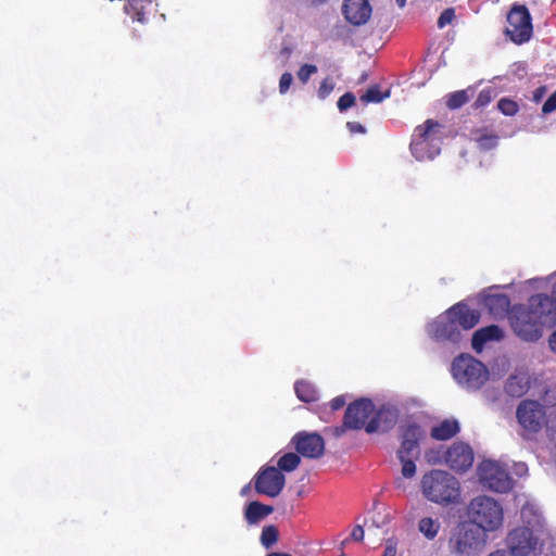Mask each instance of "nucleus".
<instances>
[{
    "label": "nucleus",
    "mask_w": 556,
    "mask_h": 556,
    "mask_svg": "<svg viewBox=\"0 0 556 556\" xmlns=\"http://www.w3.org/2000/svg\"><path fill=\"white\" fill-rule=\"evenodd\" d=\"M480 321V313L459 302L428 325V334L438 342L458 343L464 331L472 329Z\"/></svg>",
    "instance_id": "f257e3e1"
},
{
    "label": "nucleus",
    "mask_w": 556,
    "mask_h": 556,
    "mask_svg": "<svg viewBox=\"0 0 556 556\" xmlns=\"http://www.w3.org/2000/svg\"><path fill=\"white\" fill-rule=\"evenodd\" d=\"M422 495L430 502L446 507L460 502L462 486L458 479L446 470L432 469L420 481Z\"/></svg>",
    "instance_id": "f03ea898"
},
{
    "label": "nucleus",
    "mask_w": 556,
    "mask_h": 556,
    "mask_svg": "<svg viewBox=\"0 0 556 556\" xmlns=\"http://www.w3.org/2000/svg\"><path fill=\"white\" fill-rule=\"evenodd\" d=\"M468 521L479 527L484 533L502 527L504 511L502 505L491 496L478 495L467 506Z\"/></svg>",
    "instance_id": "7ed1b4c3"
},
{
    "label": "nucleus",
    "mask_w": 556,
    "mask_h": 556,
    "mask_svg": "<svg viewBox=\"0 0 556 556\" xmlns=\"http://www.w3.org/2000/svg\"><path fill=\"white\" fill-rule=\"evenodd\" d=\"M486 533L469 521L458 522L451 532L448 549L456 556H473L486 544Z\"/></svg>",
    "instance_id": "20e7f679"
},
{
    "label": "nucleus",
    "mask_w": 556,
    "mask_h": 556,
    "mask_svg": "<svg viewBox=\"0 0 556 556\" xmlns=\"http://www.w3.org/2000/svg\"><path fill=\"white\" fill-rule=\"evenodd\" d=\"M442 128L443 126L433 119H427L415 128L409 147L417 160H432L440 153Z\"/></svg>",
    "instance_id": "39448f33"
},
{
    "label": "nucleus",
    "mask_w": 556,
    "mask_h": 556,
    "mask_svg": "<svg viewBox=\"0 0 556 556\" xmlns=\"http://www.w3.org/2000/svg\"><path fill=\"white\" fill-rule=\"evenodd\" d=\"M451 371L456 382L468 391L479 390L489 379L484 364L470 355L456 357Z\"/></svg>",
    "instance_id": "423d86ee"
},
{
    "label": "nucleus",
    "mask_w": 556,
    "mask_h": 556,
    "mask_svg": "<svg viewBox=\"0 0 556 556\" xmlns=\"http://www.w3.org/2000/svg\"><path fill=\"white\" fill-rule=\"evenodd\" d=\"M513 331L523 341L534 342L542 337L544 320L531 313L525 305H515L508 313Z\"/></svg>",
    "instance_id": "0eeeda50"
},
{
    "label": "nucleus",
    "mask_w": 556,
    "mask_h": 556,
    "mask_svg": "<svg viewBox=\"0 0 556 556\" xmlns=\"http://www.w3.org/2000/svg\"><path fill=\"white\" fill-rule=\"evenodd\" d=\"M505 35L516 45L528 42L533 34L532 17L526 5L514 4L507 14Z\"/></svg>",
    "instance_id": "6e6552de"
},
{
    "label": "nucleus",
    "mask_w": 556,
    "mask_h": 556,
    "mask_svg": "<svg viewBox=\"0 0 556 556\" xmlns=\"http://www.w3.org/2000/svg\"><path fill=\"white\" fill-rule=\"evenodd\" d=\"M480 482L497 493H507L514 486V480L505 467L495 460H483L478 467Z\"/></svg>",
    "instance_id": "1a4fd4ad"
},
{
    "label": "nucleus",
    "mask_w": 556,
    "mask_h": 556,
    "mask_svg": "<svg viewBox=\"0 0 556 556\" xmlns=\"http://www.w3.org/2000/svg\"><path fill=\"white\" fill-rule=\"evenodd\" d=\"M257 494L277 497L286 485L285 475L275 466H263L253 478Z\"/></svg>",
    "instance_id": "9d476101"
},
{
    "label": "nucleus",
    "mask_w": 556,
    "mask_h": 556,
    "mask_svg": "<svg viewBox=\"0 0 556 556\" xmlns=\"http://www.w3.org/2000/svg\"><path fill=\"white\" fill-rule=\"evenodd\" d=\"M375 405L369 399H358L348 405L344 417L343 426L337 428V434H341L344 429L359 430L365 429L367 420L374 414Z\"/></svg>",
    "instance_id": "9b49d317"
},
{
    "label": "nucleus",
    "mask_w": 556,
    "mask_h": 556,
    "mask_svg": "<svg viewBox=\"0 0 556 556\" xmlns=\"http://www.w3.org/2000/svg\"><path fill=\"white\" fill-rule=\"evenodd\" d=\"M516 416L525 431L535 434L545 422L546 412L544 406L538 401L525 400L518 405Z\"/></svg>",
    "instance_id": "f8f14e48"
},
{
    "label": "nucleus",
    "mask_w": 556,
    "mask_h": 556,
    "mask_svg": "<svg viewBox=\"0 0 556 556\" xmlns=\"http://www.w3.org/2000/svg\"><path fill=\"white\" fill-rule=\"evenodd\" d=\"M510 556H536L538 539L533 531L527 527L511 530L506 539Z\"/></svg>",
    "instance_id": "ddd939ff"
},
{
    "label": "nucleus",
    "mask_w": 556,
    "mask_h": 556,
    "mask_svg": "<svg viewBox=\"0 0 556 556\" xmlns=\"http://www.w3.org/2000/svg\"><path fill=\"white\" fill-rule=\"evenodd\" d=\"M425 438L422 428L413 422L401 427V446L397 457H418L420 454L419 442Z\"/></svg>",
    "instance_id": "4468645a"
},
{
    "label": "nucleus",
    "mask_w": 556,
    "mask_h": 556,
    "mask_svg": "<svg viewBox=\"0 0 556 556\" xmlns=\"http://www.w3.org/2000/svg\"><path fill=\"white\" fill-rule=\"evenodd\" d=\"M291 442L296 453L306 458H319L325 452V441L317 433L299 432Z\"/></svg>",
    "instance_id": "2eb2a0df"
},
{
    "label": "nucleus",
    "mask_w": 556,
    "mask_h": 556,
    "mask_svg": "<svg viewBox=\"0 0 556 556\" xmlns=\"http://www.w3.org/2000/svg\"><path fill=\"white\" fill-rule=\"evenodd\" d=\"M445 463L452 470L465 472L472 466L473 451L468 444L456 442L445 452Z\"/></svg>",
    "instance_id": "dca6fc26"
},
{
    "label": "nucleus",
    "mask_w": 556,
    "mask_h": 556,
    "mask_svg": "<svg viewBox=\"0 0 556 556\" xmlns=\"http://www.w3.org/2000/svg\"><path fill=\"white\" fill-rule=\"evenodd\" d=\"M531 313H535L540 320H544V325L553 320V314L556 315V281L553 285L552 294H534L529 299L526 306Z\"/></svg>",
    "instance_id": "f3484780"
},
{
    "label": "nucleus",
    "mask_w": 556,
    "mask_h": 556,
    "mask_svg": "<svg viewBox=\"0 0 556 556\" xmlns=\"http://www.w3.org/2000/svg\"><path fill=\"white\" fill-rule=\"evenodd\" d=\"M342 13L349 23L359 26L369 20L371 7L367 0H344Z\"/></svg>",
    "instance_id": "a211bd4d"
},
{
    "label": "nucleus",
    "mask_w": 556,
    "mask_h": 556,
    "mask_svg": "<svg viewBox=\"0 0 556 556\" xmlns=\"http://www.w3.org/2000/svg\"><path fill=\"white\" fill-rule=\"evenodd\" d=\"M124 11L132 22L146 24L156 13V4L153 0H127Z\"/></svg>",
    "instance_id": "6ab92c4d"
},
{
    "label": "nucleus",
    "mask_w": 556,
    "mask_h": 556,
    "mask_svg": "<svg viewBox=\"0 0 556 556\" xmlns=\"http://www.w3.org/2000/svg\"><path fill=\"white\" fill-rule=\"evenodd\" d=\"M397 415L391 409H380L377 414L371 417L366 427L367 433H374L377 431L387 432L396 424Z\"/></svg>",
    "instance_id": "aec40b11"
},
{
    "label": "nucleus",
    "mask_w": 556,
    "mask_h": 556,
    "mask_svg": "<svg viewBox=\"0 0 556 556\" xmlns=\"http://www.w3.org/2000/svg\"><path fill=\"white\" fill-rule=\"evenodd\" d=\"M502 338L503 330L497 325H490L475 331L471 339V345L476 352H481L486 342L501 340Z\"/></svg>",
    "instance_id": "412c9836"
},
{
    "label": "nucleus",
    "mask_w": 556,
    "mask_h": 556,
    "mask_svg": "<svg viewBox=\"0 0 556 556\" xmlns=\"http://www.w3.org/2000/svg\"><path fill=\"white\" fill-rule=\"evenodd\" d=\"M459 424L455 419H444L439 425L432 427L430 435L438 441H446L459 432Z\"/></svg>",
    "instance_id": "4be33fe9"
},
{
    "label": "nucleus",
    "mask_w": 556,
    "mask_h": 556,
    "mask_svg": "<svg viewBox=\"0 0 556 556\" xmlns=\"http://www.w3.org/2000/svg\"><path fill=\"white\" fill-rule=\"evenodd\" d=\"M273 511L274 507L271 505H266L258 501H252L245 507V519L250 523H256L265 519Z\"/></svg>",
    "instance_id": "5701e85b"
},
{
    "label": "nucleus",
    "mask_w": 556,
    "mask_h": 556,
    "mask_svg": "<svg viewBox=\"0 0 556 556\" xmlns=\"http://www.w3.org/2000/svg\"><path fill=\"white\" fill-rule=\"evenodd\" d=\"M510 300L506 294H491L485 298V306L492 314H503L509 308Z\"/></svg>",
    "instance_id": "b1692460"
},
{
    "label": "nucleus",
    "mask_w": 556,
    "mask_h": 556,
    "mask_svg": "<svg viewBox=\"0 0 556 556\" xmlns=\"http://www.w3.org/2000/svg\"><path fill=\"white\" fill-rule=\"evenodd\" d=\"M294 390L299 400L305 403H311L317 400V392L314 386L307 381H298L294 384Z\"/></svg>",
    "instance_id": "393cba45"
},
{
    "label": "nucleus",
    "mask_w": 556,
    "mask_h": 556,
    "mask_svg": "<svg viewBox=\"0 0 556 556\" xmlns=\"http://www.w3.org/2000/svg\"><path fill=\"white\" fill-rule=\"evenodd\" d=\"M301 464V457L299 453H286L277 460V467L282 473L291 472L295 470Z\"/></svg>",
    "instance_id": "a878e982"
},
{
    "label": "nucleus",
    "mask_w": 556,
    "mask_h": 556,
    "mask_svg": "<svg viewBox=\"0 0 556 556\" xmlns=\"http://www.w3.org/2000/svg\"><path fill=\"white\" fill-rule=\"evenodd\" d=\"M440 528V522L438 520L432 519L431 517H424L418 522V530L428 540H433L438 535Z\"/></svg>",
    "instance_id": "bb28decb"
},
{
    "label": "nucleus",
    "mask_w": 556,
    "mask_h": 556,
    "mask_svg": "<svg viewBox=\"0 0 556 556\" xmlns=\"http://www.w3.org/2000/svg\"><path fill=\"white\" fill-rule=\"evenodd\" d=\"M390 97V90L382 92L378 85H374L367 89V91L359 97L363 104L368 103H380L384 99Z\"/></svg>",
    "instance_id": "cd10ccee"
},
{
    "label": "nucleus",
    "mask_w": 556,
    "mask_h": 556,
    "mask_svg": "<svg viewBox=\"0 0 556 556\" xmlns=\"http://www.w3.org/2000/svg\"><path fill=\"white\" fill-rule=\"evenodd\" d=\"M469 101L467 90H458L447 96L446 105L451 110H456L465 105Z\"/></svg>",
    "instance_id": "c85d7f7f"
},
{
    "label": "nucleus",
    "mask_w": 556,
    "mask_h": 556,
    "mask_svg": "<svg viewBox=\"0 0 556 556\" xmlns=\"http://www.w3.org/2000/svg\"><path fill=\"white\" fill-rule=\"evenodd\" d=\"M278 538L279 532L275 526L270 525L263 528L261 534V542L263 546H265L266 548L273 546L278 541Z\"/></svg>",
    "instance_id": "c756f323"
},
{
    "label": "nucleus",
    "mask_w": 556,
    "mask_h": 556,
    "mask_svg": "<svg viewBox=\"0 0 556 556\" xmlns=\"http://www.w3.org/2000/svg\"><path fill=\"white\" fill-rule=\"evenodd\" d=\"M497 109L506 116H514L519 111V105L516 101L509 98H502L497 102Z\"/></svg>",
    "instance_id": "7c9ffc66"
},
{
    "label": "nucleus",
    "mask_w": 556,
    "mask_h": 556,
    "mask_svg": "<svg viewBox=\"0 0 556 556\" xmlns=\"http://www.w3.org/2000/svg\"><path fill=\"white\" fill-rule=\"evenodd\" d=\"M416 457H407L403 456V458H399L402 464V475L405 478H413L416 473V465L415 459Z\"/></svg>",
    "instance_id": "2f4dec72"
},
{
    "label": "nucleus",
    "mask_w": 556,
    "mask_h": 556,
    "mask_svg": "<svg viewBox=\"0 0 556 556\" xmlns=\"http://www.w3.org/2000/svg\"><path fill=\"white\" fill-rule=\"evenodd\" d=\"M317 71H318V68L316 65L304 64L298 71L296 76L302 84H306L309 80L311 76L313 74L317 73Z\"/></svg>",
    "instance_id": "473e14b6"
},
{
    "label": "nucleus",
    "mask_w": 556,
    "mask_h": 556,
    "mask_svg": "<svg viewBox=\"0 0 556 556\" xmlns=\"http://www.w3.org/2000/svg\"><path fill=\"white\" fill-rule=\"evenodd\" d=\"M334 89V84L331 78L326 77L319 85L317 90L318 98L325 100Z\"/></svg>",
    "instance_id": "72a5a7b5"
},
{
    "label": "nucleus",
    "mask_w": 556,
    "mask_h": 556,
    "mask_svg": "<svg viewBox=\"0 0 556 556\" xmlns=\"http://www.w3.org/2000/svg\"><path fill=\"white\" fill-rule=\"evenodd\" d=\"M506 392L513 396H521L525 393V388L517 383V377L513 376L506 383Z\"/></svg>",
    "instance_id": "f704fd0d"
},
{
    "label": "nucleus",
    "mask_w": 556,
    "mask_h": 556,
    "mask_svg": "<svg viewBox=\"0 0 556 556\" xmlns=\"http://www.w3.org/2000/svg\"><path fill=\"white\" fill-rule=\"evenodd\" d=\"M498 137L496 135H483L478 138V144L483 150L493 149L497 144Z\"/></svg>",
    "instance_id": "c9c22d12"
},
{
    "label": "nucleus",
    "mask_w": 556,
    "mask_h": 556,
    "mask_svg": "<svg viewBox=\"0 0 556 556\" xmlns=\"http://www.w3.org/2000/svg\"><path fill=\"white\" fill-rule=\"evenodd\" d=\"M455 18V10L453 8L445 9L438 18V27L444 28L451 24Z\"/></svg>",
    "instance_id": "e433bc0d"
},
{
    "label": "nucleus",
    "mask_w": 556,
    "mask_h": 556,
    "mask_svg": "<svg viewBox=\"0 0 556 556\" xmlns=\"http://www.w3.org/2000/svg\"><path fill=\"white\" fill-rule=\"evenodd\" d=\"M355 103V96L352 92H345L338 100V109L343 112L353 106Z\"/></svg>",
    "instance_id": "4c0bfd02"
},
{
    "label": "nucleus",
    "mask_w": 556,
    "mask_h": 556,
    "mask_svg": "<svg viewBox=\"0 0 556 556\" xmlns=\"http://www.w3.org/2000/svg\"><path fill=\"white\" fill-rule=\"evenodd\" d=\"M547 433L549 440L555 444L556 447V410L551 415L547 421Z\"/></svg>",
    "instance_id": "58836bf2"
},
{
    "label": "nucleus",
    "mask_w": 556,
    "mask_h": 556,
    "mask_svg": "<svg viewBox=\"0 0 556 556\" xmlns=\"http://www.w3.org/2000/svg\"><path fill=\"white\" fill-rule=\"evenodd\" d=\"M292 80H293V77H292L291 73L286 72L281 75V77L279 79L280 93H286L289 90V88L292 84Z\"/></svg>",
    "instance_id": "ea45409f"
},
{
    "label": "nucleus",
    "mask_w": 556,
    "mask_h": 556,
    "mask_svg": "<svg viewBox=\"0 0 556 556\" xmlns=\"http://www.w3.org/2000/svg\"><path fill=\"white\" fill-rule=\"evenodd\" d=\"M556 111V90L543 103L542 112L548 114Z\"/></svg>",
    "instance_id": "a19ab883"
},
{
    "label": "nucleus",
    "mask_w": 556,
    "mask_h": 556,
    "mask_svg": "<svg viewBox=\"0 0 556 556\" xmlns=\"http://www.w3.org/2000/svg\"><path fill=\"white\" fill-rule=\"evenodd\" d=\"M345 403H346L345 395H338L330 401L329 406L332 412H336V410L341 409L345 405Z\"/></svg>",
    "instance_id": "79ce46f5"
},
{
    "label": "nucleus",
    "mask_w": 556,
    "mask_h": 556,
    "mask_svg": "<svg viewBox=\"0 0 556 556\" xmlns=\"http://www.w3.org/2000/svg\"><path fill=\"white\" fill-rule=\"evenodd\" d=\"M491 101V96L489 91H481L475 102L477 108L484 106Z\"/></svg>",
    "instance_id": "37998d69"
},
{
    "label": "nucleus",
    "mask_w": 556,
    "mask_h": 556,
    "mask_svg": "<svg viewBox=\"0 0 556 556\" xmlns=\"http://www.w3.org/2000/svg\"><path fill=\"white\" fill-rule=\"evenodd\" d=\"M346 127L352 134H364L366 131L365 127L358 122H348Z\"/></svg>",
    "instance_id": "c03bdc74"
},
{
    "label": "nucleus",
    "mask_w": 556,
    "mask_h": 556,
    "mask_svg": "<svg viewBox=\"0 0 556 556\" xmlns=\"http://www.w3.org/2000/svg\"><path fill=\"white\" fill-rule=\"evenodd\" d=\"M351 538L356 542L363 541V539H364L363 527L362 526L354 527V529L352 530V533H351Z\"/></svg>",
    "instance_id": "a18cd8bd"
},
{
    "label": "nucleus",
    "mask_w": 556,
    "mask_h": 556,
    "mask_svg": "<svg viewBox=\"0 0 556 556\" xmlns=\"http://www.w3.org/2000/svg\"><path fill=\"white\" fill-rule=\"evenodd\" d=\"M395 555H396L395 546H392V545L386 546L382 556H395Z\"/></svg>",
    "instance_id": "49530a36"
},
{
    "label": "nucleus",
    "mask_w": 556,
    "mask_h": 556,
    "mask_svg": "<svg viewBox=\"0 0 556 556\" xmlns=\"http://www.w3.org/2000/svg\"><path fill=\"white\" fill-rule=\"evenodd\" d=\"M548 344L551 350L556 353V330L549 336Z\"/></svg>",
    "instance_id": "de8ad7c7"
},
{
    "label": "nucleus",
    "mask_w": 556,
    "mask_h": 556,
    "mask_svg": "<svg viewBox=\"0 0 556 556\" xmlns=\"http://www.w3.org/2000/svg\"><path fill=\"white\" fill-rule=\"evenodd\" d=\"M488 556H510V554L504 549H496Z\"/></svg>",
    "instance_id": "09e8293b"
},
{
    "label": "nucleus",
    "mask_w": 556,
    "mask_h": 556,
    "mask_svg": "<svg viewBox=\"0 0 556 556\" xmlns=\"http://www.w3.org/2000/svg\"><path fill=\"white\" fill-rule=\"evenodd\" d=\"M545 92V88L544 87H540L538 88L535 91H534V99L536 101H539L541 99V97L543 96V93Z\"/></svg>",
    "instance_id": "8fccbe9b"
},
{
    "label": "nucleus",
    "mask_w": 556,
    "mask_h": 556,
    "mask_svg": "<svg viewBox=\"0 0 556 556\" xmlns=\"http://www.w3.org/2000/svg\"><path fill=\"white\" fill-rule=\"evenodd\" d=\"M267 556H292L291 554H287V553H270L268 554Z\"/></svg>",
    "instance_id": "3c124183"
},
{
    "label": "nucleus",
    "mask_w": 556,
    "mask_h": 556,
    "mask_svg": "<svg viewBox=\"0 0 556 556\" xmlns=\"http://www.w3.org/2000/svg\"><path fill=\"white\" fill-rule=\"evenodd\" d=\"M396 4H397L400 8H403V7L406 4V0H396Z\"/></svg>",
    "instance_id": "603ef678"
}]
</instances>
